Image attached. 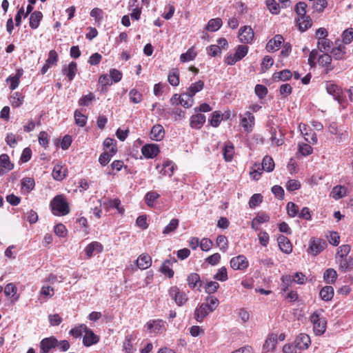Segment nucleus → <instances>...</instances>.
Instances as JSON below:
<instances>
[{"instance_id":"27","label":"nucleus","mask_w":353,"mask_h":353,"mask_svg":"<svg viewBox=\"0 0 353 353\" xmlns=\"http://www.w3.org/2000/svg\"><path fill=\"white\" fill-rule=\"evenodd\" d=\"M43 19V14L39 11H34L30 16V27L36 29L39 27L40 21Z\"/></svg>"},{"instance_id":"57","label":"nucleus","mask_w":353,"mask_h":353,"mask_svg":"<svg viewBox=\"0 0 353 353\" xmlns=\"http://www.w3.org/2000/svg\"><path fill=\"white\" fill-rule=\"evenodd\" d=\"M263 201V196L261 194H253L249 201V206L251 208H254L258 206Z\"/></svg>"},{"instance_id":"23","label":"nucleus","mask_w":353,"mask_h":353,"mask_svg":"<svg viewBox=\"0 0 353 353\" xmlns=\"http://www.w3.org/2000/svg\"><path fill=\"white\" fill-rule=\"evenodd\" d=\"M205 122V117L202 114H196L190 117V125L192 128L200 129Z\"/></svg>"},{"instance_id":"58","label":"nucleus","mask_w":353,"mask_h":353,"mask_svg":"<svg viewBox=\"0 0 353 353\" xmlns=\"http://www.w3.org/2000/svg\"><path fill=\"white\" fill-rule=\"evenodd\" d=\"M318 48L321 52L329 50L331 48L332 41L327 39H319Z\"/></svg>"},{"instance_id":"62","label":"nucleus","mask_w":353,"mask_h":353,"mask_svg":"<svg viewBox=\"0 0 353 353\" xmlns=\"http://www.w3.org/2000/svg\"><path fill=\"white\" fill-rule=\"evenodd\" d=\"M332 61V57L328 54H323L318 59L319 65L322 67H328Z\"/></svg>"},{"instance_id":"44","label":"nucleus","mask_w":353,"mask_h":353,"mask_svg":"<svg viewBox=\"0 0 353 353\" xmlns=\"http://www.w3.org/2000/svg\"><path fill=\"white\" fill-rule=\"evenodd\" d=\"M87 326L85 324H81L70 330V334L74 338H79L85 333Z\"/></svg>"},{"instance_id":"55","label":"nucleus","mask_w":353,"mask_h":353,"mask_svg":"<svg viewBox=\"0 0 353 353\" xmlns=\"http://www.w3.org/2000/svg\"><path fill=\"white\" fill-rule=\"evenodd\" d=\"M129 97L133 103H139L142 101V94L135 89L130 91Z\"/></svg>"},{"instance_id":"42","label":"nucleus","mask_w":353,"mask_h":353,"mask_svg":"<svg viewBox=\"0 0 353 353\" xmlns=\"http://www.w3.org/2000/svg\"><path fill=\"white\" fill-rule=\"evenodd\" d=\"M0 165L6 171L12 170L14 167L10 161L8 155L6 154H2L0 155Z\"/></svg>"},{"instance_id":"43","label":"nucleus","mask_w":353,"mask_h":353,"mask_svg":"<svg viewBox=\"0 0 353 353\" xmlns=\"http://www.w3.org/2000/svg\"><path fill=\"white\" fill-rule=\"evenodd\" d=\"M175 166L172 161H166L163 164V168L161 170V173L163 175L171 176L174 171Z\"/></svg>"},{"instance_id":"24","label":"nucleus","mask_w":353,"mask_h":353,"mask_svg":"<svg viewBox=\"0 0 353 353\" xmlns=\"http://www.w3.org/2000/svg\"><path fill=\"white\" fill-rule=\"evenodd\" d=\"M77 71V65L75 62L72 61L68 66H64L62 69L63 74L68 77V80H73Z\"/></svg>"},{"instance_id":"40","label":"nucleus","mask_w":353,"mask_h":353,"mask_svg":"<svg viewBox=\"0 0 353 353\" xmlns=\"http://www.w3.org/2000/svg\"><path fill=\"white\" fill-rule=\"evenodd\" d=\"M350 252V246L349 245L344 244L339 246L335 256L336 260L347 257Z\"/></svg>"},{"instance_id":"60","label":"nucleus","mask_w":353,"mask_h":353,"mask_svg":"<svg viewBox=\"0 0 353 353\" xmlns=\"http://www.w3.org/2000/svg\"><path fill=\"white\" fill-rule=\"evenodd\" d=\"M343 42L349 44L353 41V28H347L342 34Z\"/></svg>"},{"instance_id":"8","label":"nucleus","mask_w":353,"mask_h":353,"mask_svg":"<svg viewBox=\"0 0 353 353\" xmlns=\"http://www.w3.org/2000/svg\"><path fill=\"white\" fill-rule=\"evenodd\" d=\"M159 152V147L155 143L145 144L141 148V153L146 159L154 158L158 155Z\"/></svg>"},{"instance_id":"13","label":"nucleus","mask_w":353,"mask_h":353,"mask_svg":"<svg viewBox=\"0 0 353 353\" xmlns=\"http://www.w3.org/2000/svg\"><path fill=\"white\" fill-rule=\"evenodd\" d=\"M83 338V343L86 347H90L97 344L99 341V336L96 335L92 330L88 329L85 330Z\"/></svg>"},{"instance_id":"54","label":"nucleus","mask_w":353,"mask_h":353,"mask_svg":"<svg viewBox=\"0 0 353 353\" xmlns=\"http://www.w3.org/2000/svg\"><path fill=\"white\" fill-rule=\"evenodd\" d=\"M306 8H307V4L305 2L300 1L296 3V5L294 8V11L299 16V17H307V15L305 14H306Z\"/></svg>"},{"instance_id":"1","label":"nucleus","mask_w":353,"mask_h":353,"mask_svg":"<svg viewBox=\"0 0 353 353\" xmlns=\"http://www.w3.org/2000/svg\"><path fill=\"white\" fill-rule=\"evenodd\" d=\"M52 212L55 216H65L70 212V207L62 195H57L50 201Z\"/></svg>"},{"instance_id":"30","label":"nucleus","mask_w":353,"mask_h":353,"mask_svg":"<svg viewBox=\"0 0 353 353\" xmlns=\"http://www.w3.org/2000/svg\"><path fill=\"white\" fill-rule=\"evenodd\" d=\"M305 276L301 272H296L293 276V278L290 275H287L282 276L281 279L283 283L293 281L298 284H303L305 282Z\"/></svg>"},{"instance_id":"37","label":"nucleus","mask_w":353,"mask_h":353,"mask_svg":"<svg viewBox=\"0 0 353 353\" xmlns=\"http://www.w3.org/2000/svg\"><path fill=\"white\" fill-rule=\"evenodd\" d=\"M188 285L190 288H194L196 286H201V281L200 276L196 273L190 274L187 279Z\"/></svg>"},{"instance_id":"47","label":"nucleus","mask_w":353,"mask_h":353,"mask_svg":"<svg viewBox=\"0 0 353 353\" xmlns=\"http://www.w3.org/2000/svg\"><path fill=\"white\" fill-rule=\"evenodd\" d=\"M234 153V148L232 144H227L223 148V157L226 161H230L232 159Z\"/></svg>"},{"instance_id":"3","label":"nucleus","mask_w":353,"mask_h":353,"mask_svg":"<svg viewBox=\"0 0 353 353\" xmlns=\"http://www.w3.org/2000/svg\"><path fill=\"white\" fill-rule=\"evenodd\" d=\"M327 246L325 240L319 238H312L309 242L308 252L312 255H317L321 252Z\"/></svg>"},{"instance_id":"38","label":"nucleus","mask_w":353,"mask_h":353,"mask_svg":"<svg viewBox=\"0 0 353 353\" xmlns=\"http://www.w3.org/2000/svg\"><path fill=\"white\" fill-rule=\"evenodd\" d=\"M168 82L172 86H177L179 84V72L178 69L174 68L170 71L168 77Z\"/></svg>"},{"instance_id":"36","label":"nucleus","mask_w":353,"mask_h":353,"mask_svg":"<svg viewBox=\"0 0 353 353\" xmlns=\"http://www.w3.org/2000/svg\"><path fill=\"white\" fill-rule=\"evenodd\" d=\"M223 22L221 19L215 18L210 19L207 26L206 30L211 32H215L218 30L222 26Z\"/></svg>"},{"instance_id":"12","label":"nucleus","mask_w":353,"mask_h":353,"mask_svg":"<svg viewBox=\"0 0 353 353\" xmlns=\"http://www.w3.org/2000/svg\"><path fill=\"white\" fill-rule=\"evenodd\" d=\"M310 343L311 341L310 336L305 333H301L294 341L295 347L299 350L308 348Z\"/></svg>"},{"instance_id":"17","label":"nucleus","mask_w":353,"mask_h":353,"mask_svg":"<svg viewBox=\"0 0 353 353\" xmlns=\"http://www.w3.org/2000/svg\"><path fill=\"white\" fill-rule=\"evenodd\" d=\"M277 343V335L274 334H270L263 345V353H267L270 351H274Z\"/></svg>"},{"instance_id":"49","label":"nucleus","mask_w":353,"mask_h":353,"mask_svg":"<svg viewBox=\"0 0 353 353\" xmlns=\"http://www.w3.org/2000/svg\"><path fill=\"white\" fill-rule=\"evenodd\" d=\"M160 195L157 192H149L146 194L145 200L147 205L150 207L154 206V201L159 198Z\"/></svg>"},{"instance_id":"22","label":"nucleus","mask_w":353,"mask_h":353,"mask_svg":"<svg viewBox=\"0 0 353 353\" xmlns=\"http://www.w3.org/2000/svg\"><path fill=\"white\" fill-rule=\"evenodd\" d=\"M152 259L148 254H141L137 259V265L141 270H145L151 266Z\"/></svg>"},{"instance_id":"53","label":"nucleus","mask_w":353,"mask_h":353,"mask_svg":"<svg viewBox=\"0 0 353 353\" xmlns=\"http://www.w3.org/2000/svg\"><path fill=\"white\" fill-rule=\"evenodd\" d=\"M266 6L272 14H278L280 11L279 3L275 0H266Z\"/></svg>"},{"instance_id":"6","label":"nucleus","mask_w":353,"mask_h":353,"mask_svg":"<svg viewBox=\"0 0 353 353\" xmlns=\"http://www.w3.org/2000/svg\"><path fill=\"white\" fill-rule=\"evenodd\" d=\"M150 333L160 334L165 330V321L161 319L150 320L146 323Z\"/></svg>"},{"instance_id":"19","label":"nucleus","mask_w":353,"mask_h":353,"mask_svg":"<svg viewBox=\"0 0 353 353\" xmlns=\"http://www.w3.org/2000/svg\"><path fill=\"white\" fill-rule=\"evenodd\" d=\"M165 136V130L163 127L160 124L154 125L150 131V138L151 139L159 141H161Z\"/></svg>"},{"instance_id":"64","label":"nucleus","mask_w":353,"mask_h":353,"mask_svg":"<svg viewBox=\"0 0 353 353\" xmlns=\"http://www.w3.org/2000/svg\"><path fill=\"white\" fill-rule=\"evenodd\" d=\"M114 154H112L110 152H104L100 155L99 158V162L101 165L105 166L110 161L111 158Z\"/></svg>"},{"instance_id":"56","label":"nucleus","mask_w":353,"mask_h":353,"mask_svg":"<svg viewBox=\"0 0 353 353\" xmlns=\"http://www.w3.org/2000/svg\"><path fill=\"white\" fill-rule=\"evenodd\" d=\"M115 143L116 141L114 139L111 138H106L103 141V146L105 148H110V152L115 154L117 151Z\"/></svg>"},{"instance_id":"46","label":"nucleus","mask_w":353,"mask_h":353,"mask_svg":"<svg viewBox=\"0 0 353 353\" xmlns=\"http://www.w3.org/2000/svg\"><path fill=\"white\" fill-rule=\"evenodd\" d=\"M74 114L75 123L79 127L85 126L87 123V117L82 114L81 112H80L79 110H75Z\"/></svg>"},{"instance_id":"45","label":"nucleus","mask_w":353,"mask_h":353,"mask_svg":"<svg viewBox=\"0 0 353 353\" xmlns=\"http://www.w3.org/2000/svg\"><path fill=\"white\" fill-rule=\"evenodd\" d=\"M196 56V52L195 50L191 48L188 50V51L185 53H183L180 56V61L181 62H188L193 60Z\"/></svg>"},{"instance_id":"50","label":"nucleus","mask_w":353,"mask_h":353,"mask_svg":"<svg viewBox=\"0 0 353 353\" xmlns=\"http://www.w3.org/2000/svg\"><path fill=\"white\" fill-rule=\"evenodd\" d=\"M248 52V47L245 45H239L236 50L235 53L234 54L236 57V58L240 61L244 57L246 56V54Z\"/></svg>"},{"instance_id":"41","label":"nucleus","mask_w":353,"mask_h":353,"mask_svg":"<svg viewBox=\"0 0 353 353\" xmlns=\"http://www.w3.org/2000/svg\"><path fill=\"white\" fill-rule=\"evenodd\" d=\"M332 54L336 60L343 59L345 54V47L344 45L340 44L339 47L332 48Z\"/></svg>"},{"instance_id":"28","label":"nucleus","mask_w":353,"mask_h":353,"mask_svg":"<svg viewBox=\"0 0 353 353\" xmlns=\"http://www.w3.org/2000/svg\"><path fill=\"white\" fill-rule=\"evenodd\" d=\"M296 22L299 25V29L301 32L305 31L312 25V20L310 16L299 17Z\"/></svg>"},{"instance_id":"15","label":"nucleus","mask_w":353,"mask_h":353,"mask_svg":"<svg viewBox=\"0 0 353 353\" xmlns=\"http://www.w3.org/2000/svg\"><path fill=\"white\" fill-rule=\"evenodd\" d=\"M283 42L284 39L283 36L281 34H276L268 42L266 49L268 52L276 51L279 49L281 43Z\"/></svg>"},{"instance_id":"52","label":"nucleus","mask_w":353,"mask_h":353,"mask_svg":"<svg viewBox=\"0 0 353 353\" xmlns=\"http://www.w3.org/2000/svg\"><path fill=\"white\" fill-rule=\"evenodd\" d=\"M178 225L179 220L177 219H172L169 223V224L164 228L163 233L164 234H168L174 231L178 227Z\"/></svg>"},{"instance_id":"9","label":"nucleus","mask_w":353,"mask_h":353,"mask_svg":"<svg viewBox=\"0 0 353 353\" xmlns=\"http://www.w3.org/2000/svg\"><path fill=\"white\" fill-rule=\"evenodd\" d=\"M230 267L234 270H245L248 267V261L244 255H239L232 258L230 260Z\"/></svg>"},{"instance_id":"16","label":"nucleus","mask_w":353,"mask_h":353,"mask_svg":"<svg viewBox=\"0 0 353 353\" xmlns=\"http://www.w3.org/2000/svg\"><path fill=\"white\" fill-rule=\"evenodd\" d=\"M210 312H211V311H210L208 308V303H202L199 307L196 308L194 313V319L197 322L201 323Z\"/></svg>"},{"instance_id":"51","label":"nucleus","mask_w":353,"mask_h":353,"mask_svg":"<svg viewBox=\"0 0 353 353\" xmlns=\"http://www.w3.org/2000/svg\"><path fill=\"white\" fill-rule=\"evenodd\" d=\"M219 288V284L216 281L207 282L204 286L205 292L209 294L216 292Z\"/></svg>"},{"instance_id":"31","label":"nucleus","mask_w":353,"mask_h":353,"mask_svg":"<svg viewBox=\"0 0 353 353\" xmlns=\"http://www.w3.org/2000/svg\"><path fill=\"white\" fill-rule=\"evenodd\" d=\"M334 293V288L332 286L326 285L321 289L319 295L323 301H328L333 298Z\"/></svg>"},{"instance_id":"11","label":"nucleus","mask_w":353,"mask_h":353,"mask_svg":"<svg viewBox=\"0 0 353 353\" xmlns=\"http://www.w3.org/2000/svg\"><path fill=\"white\" fill-rule=\"evenodd\" d=\"M57 345H58V341L54 336L43 339L40 343L41 353H49Z\"/></svg>"},{"instance_id":"29","label":"nucleus","mask_w":353,"mask_h":353,"mask_svg":"<svg viewBox=\"0 0 353 353\" xmlns=\"http://www.w3.org/2000/svg\"><path fill=\"white\" fill-rule=\"evenodd\" d=\"M292 77V72L289 70H283L280 72H276L272 75V79L274 81H287L290 79Z\"/></svg>"},{"instance_id":"32","label":"nucleus","mask_w":353,"mask_h":353,"mask_svg":"<svg viewBox=\"0 0 353 353\" xmlns=\"http://www.w3.org/2000/svg\"><path fill=\"white\" fill-rule=\"evenodd\" d=\"M10 100L13 108H19L23 103L24 96L19 92H15L11 94Z\"/></svg>"},{"instance_id":"61","label":"nucleus","mask_w":353,"mask_h":353,"mask_svg":"<svg viewBox=\"0 0 353 353\" xmlns=\"http://www.w3.org/2000/svg\"><path fill=\"white\" fill-rule=\"evenodd\" d=\"M17 292L16 285L12 283L7 284L4 288V294L6 296L13 297Z\"/></svg>"},{"instance_id":"34","label":"nucleus","mask_w":353,"mask_h":353,"mask_svg":"<svg viewBox=\"0 0 353 353\" xmlns=\"http://www.w3.org/2000/svg\"><path fill=\"white\" fill-rule=\"evenodd\" d=\"M323 279L324 281L328 284L334 283L337 279L336 271L332 268L326 270L323 274Z\"/></svg>"},{"instance_id":"59","label":"nucleus","mask_w":353,"mask_h":353,"mask_svg":"<svg viewBox=\"0 0 353 353\" xmlns=\"http://www.w3.org/2000/svg\"><path fill=\"white\" fill-rule=\"evenodd\" d=\"M216 244L222 252H225L228 249V239L224 235H219L216 239Z\"/></svg>"},{"instance_id":"20","label":"nucleus","mask_w":353,"mask_h":353,"mask_svg":"<svg viewBox=\"0 0 353 353\" xmlns=\"http://www.w3.org/2000/svg\"><path fill=\"white\" fill-rule=\"evenodd\" d=\"M278 245L281 250L286 254H290L292 250V246L290 240L284 235H279L277 238Z\"/></svg>"},{"instance_id":"4","label":"nucleus","mask_w":353,"mask_h":353,"mask_svg":"<svg viewBox=\"0 0 353 353\" xmlns=\"http://www.w3.org/2000/svg\"><path fill=\"white\" fill-rule=\"evenodd\" d=\"M240 122L244 131L250 132L254 126L255 118L252 113L250 111L245 112L243 114H240Z\"/></svg>"},{"instance_id":"2","label":"nucleus","mask_w":353,"mask_h":353,"mask_svg":"<svg viewBox=\"0 0 353 353\" xmlns=\"http://www.w3.org/2000/svg\"><path fill=\"white\" fill-rule=\"evenodd\" d=\"M310 321L313 324V330L316 335L320 336L325 332L326 321L324 318H321L317 312H314L310 316Z\"/></svg>"},{"instance_id":"18","label":"nucleus","mask_w":353,"mask_h":353,"mask_svg":"<svg viewBox=\"0 0 353 353\" xmlns=\"http://www.w3.org/2000/svg\"><path fill=\"white\" fill-rule=\"evenodd\" d=\"M301 134L304 136V138L307 142L312 144L317 143V137L314 132L312 130H307V127L305 124L299 125Z\"/></svg>"},{"instance_id":"33","label":"nucleus","mask_w":353,"mask_h":353,"mask_svg":"<svg viewBox=\"0 0 353 353\" xmlns=\"http://www.w3.org/2000/svg\"><path fill=\"white\" fill-rule=\"evenodd\" d=\"M347 189L344 186L342 185H336L335 186L332 192L331 196L335 199L339 200L346 195Z\"/></svg>"},{"instance_id":"63","label":"nucleus","mask_w":353,"mask_h":353,"mask_svg":"<svg viewBox=\"0 0 353 353\" xmlns=\"http://www.w3.org/2000/svg\"><path fill=\"white\" fill-rule=\"evenodd\" d=\"M288 214L291 217H294L299 214V207L293 202H288L287 204Z\"/></svg>"},{"instance_id":"21","label":"nucleus","mask_w":353,"mask_h":353,"mask_svg":"<svg viewBox=\"0 0 353 353\" xmlns=\"http://www.w3.org/2000/svg\"><path fill=\"white\" fill-rule=\"evenodd\" d=\"M102 250L103 245L100 243L93 241L86 246L85 248V252L88 257H91L93 255L101 252Z\"/></svg>"},{"instance_id":"7","label":"nucleus","mask_w":353,"mask_h":353,"mask_svg":"<svg viewBox=\"0 0 353 353\" xmlns=\"http://www.w3.org/2000/svg\"><path fill=\"white\" fill-rule=\"evenodd\" d=\"M254 31L250 26H245L239 30V39L241 43H250L254 39Z\"/></svg>"},{"instance_id":"35","label":"nucleus","mask_w":353,"mask_h":353,"mask_svg":"<svg viewBox=\"0 0 353 353\" xmlns=\"http://www.w3.org/2000/svg\"><path fill=\"white\" fill-rule=\"evenodd\" d=\"M52 174L55 180L61 181L63 179L66 175V169L62 166L57 165L54 166Z\"/></svg>"},{"instance_id":"48","label":"nucleus","mask_w":353,"mask_h":353,"mask_svg":"<svg viewBox=\"0 0 353 353\" xmlns=\"http://www.w3.org/2000/svg\"><path fill=\"white\" fill-rule=\"evenodd\" d=\"M214 279L221 282L228 279L227 270L225 267H222L217 270V272L213 276Z\"/></svg>"},{"instance_id":"14","label":"nucleus","mask_w":353,"mask_h":353,"mask_svg":"<svg viewBox=\"0 0 353 353\" xmlns=\"http://www.w3.org/2000/svg\"><path fill=\"white\" fill-rule=\"evenodd\" d=\"M204 87V82L203 81H198L192 83L187 90L183 92V96H188V98H192L197 92L203 90Z\"/></svg>"},{"instance_id":"25","label":"nucleus","mask_w":353,"mask_h":353,"mask_svg":"<svg viewBox=\"0 0 353 353\" xmlns=\"http://www.w3.org/2000/svg\"><path fill=\"white\" fill-rule=\"evenodd\" d=\"M339 268L344 272L350 271L353 268V259L351 256L336 260Z\"/></svg>"},{"instance_id":"39","label":"nucleus","mask_w":353,"mask_h":353,"mask_svg":"<svg viewBox=\"0 0 353 353\" xmlns=\"http://www.w3.org/2000/svg\"><path fill=\"white\" fill-rule=\"evenodd\" d=\"M262 170L266 172H272L274 168V162L270 156H265L262 161Z\"/></svg>"},{"instance_id":"26","label":"nucleus","mask_w":353,"mask_h":353,"mask_svg":"<svg viewBox=\"0 0 353 353\" xmlns=\"http://www.w3.org/2000/svg\"><path fill=\"white\" fill-rule=\"evenodd\" d=\"M23 74L22 70H17V73L14 76H10L7 78L6 81L10 83V88L12 90H15L19 84V79Z\"/></svg>"},{"instance_id":"5","label":"nucleus","mask_w":353,"mask_h":353,"mask_svg":"<svg viewBox=\"0 0 353 353\" xmlns=\"http://www.w3.org/2000/svg\"><path fill=\"white\" fill-rule=\"evenodd\" d=\"M169 294L178 306H182L188 301L186 294L183 292H181L176 286L170 288Z\"/></svg>"},{"instance_id":"10","label":"nucleus","mask_w":353,"mask_h":353,"mask_svg":"<svg viewBox=\"0 0 353 353\" xmlns=\"http://www.w3.org/2000/svg\"><path fill=\"white\" fill-rule=\"evenodd\" d=\"M325 88L327 93L332 95L335 100L341 103V88L332 81H328L325 83Z\"/></svg>"}]
</instances>
